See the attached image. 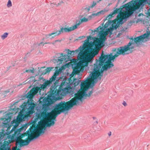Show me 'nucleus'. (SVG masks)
Here are the masks:
<instances>
[{
	"label": "nucleus",
	"instance_id": "obj_27",
	"mask_svg": "<svg viewBox=\"0 0 150 150\" xmlns=\"http://www.w3.org/2000/svg\"><path fill=\"white\" fill-rule=\"evenodd\" d=\"M108 134L109 136H110L111 135V132H109L108 133Z\"/></svg>",
	"mask_w": 150,
	"mask_h": 150
},
{
	"label": "nucleus",
	"instance_id": "obj_9",
	"mask_svg": "<svg viewBox=\"0 0 150 150\" xmlns=\"http://www.w3.org/2000/svg\"><path fill=\"white\" fill-rule=\"evenodd\" d=\"M57 55L60 56L58 57L57 59L53 60V62L54 63H59V64H61L62 63L63 61L65 62H67L71 61L69 56L67 55H64L63 53H59L57 54Z\"/></svg>",
	"mask_w": 150,
	"mask_h": 150
},
{
	"label": "nucleus",
	"instance_id": "obj_33",
	"mask_svg": "<svg viewBox=\"0 0 150 150\" xmlns=\"http://www.w3.org/2000/svg\"><path fill=\"white\" fill-rule=\"evenodd\" d=\"M101 0H98V1H97V2H99Z\"/></svg>",
	"mask_w": 150,
	"mask_h": 150
},
{
	"label": "nucleus",
	"instance_id": "obj_6",
	"mask_svg": "<svg viewBox=\"0 0 150 150\" xmlns=\"http://www.w3.org/2000/svg\"><path fill=\"white\" fill-rule=\"evenodd\" d=\"M104 12V11L101 10L96 13H93L91 15L89 16L87 18L84 17L79 21H77L76 24H74L72 26L70 27L69 28L66 27L63 28L62 27L60 28V30L58 31L46 35V37L47 38H48L52 35L55 34V35H54L52 37V38H53L56 36L59 35L61 33H64L71 32L77 28L82 23L87 22L88 20H91L92 18L95 16L99 15L101 14H103Z\"/></svg>",
	"mask_w": 150,
	"mask_h": 150
},
{
	"label": "nucleus",
	"instance_id": "obj_2",
	"mask_svg": "<svg viewBox=\"0 0 150 150\" xmlns=\"http://www.w3.org/2000/svg\"><path fill=\"white\" fill-rule=\"evenodd\" d=\"M112 51V53L114 55H112L111 54H105L102 52L98 59H96V62L93 66L92 71L91 72L90 74L86 79L81 83L80 89L82 90L81 91L77 93L76 96L70 101L67 102L61 101L53 107L52 111L54 116H55V118L57 117V114L59 115L62 112L67 111L73 106L81 103L84 96L89 97L91 96L93 93L92 90L90 91L87 93H86L88 88L93 86L98 79H100L103 75L102 73L104 71H106L113 66L111 61L120 54V50L118 51L117 53L113 50Z\"/></svg>",
	"mask_w": 150,
	"mask_h": 150
},
{
	"label": "nucleus",
	"instance_id": "obj_5",
	"mask_svg": "<svg viewBox=\"0 0 150 150\" xmlns=\"http://www.w3.org/2000/svg\"><path fill=\"white\" fill-rule=\"evenodd\" d=\"M104 27L106 28V31L104 32V28L100 26L96 28L94 30H91L92 33H94L93 35L95 34V33L96 32V33H98L99 35V38H95V41L89 43V45L92 48L91 50H93L95 54L96 55L98 52V50H96V49L101 47L104 46V44L106 38V35L109 34H111L112 33L113 28L112 22L108 21L104 25Z\"/></svg>",
	"mask_w": 150,
	"mask_h": 150
},
{
	"label": "nucleus",
	"instance_id": "obj_32",
	"mask_svg": "<svg viewBox=\"0 0 150 150\" xmlns=\"http://www.w3.org/2000/svg\"><path fill=\"white\" fill-rule=\"evenodd\" d=\"M10 127H7V130L9 129H9H10Z\"/></svg>",
	"mask_w": 150,
	"mask_h": 150
},
{
	"label": "nucleus",
	"instance_id": "obj_30",
	"mask_svg": "<svg viewBox=\"0 0 150 150\" xmlns=\"http://www.w3.org/2000/svg\"><path fill=\"white\" fill-rule=\"evenodd\" d=\"M4 150H11L10 149L8 148H6Z\"/></svg>",
	"mask_w": 150,
	"mask_h": 150
},
{
	"label": "nucleus",
	"instance_id": "obj_35",
	"mask_svg": "<svg viewBox=\"0 0 150 150\" xmlns=\"http://www.w3.org/2000/svg\"><path fill=\"white\" fill-rule=\"evenodd\" d=\"M43 43V42H41V43H40V44H41V43Z\"/></svg>",
	"mask_w": 150,
	"mask_h": 150
},
{
	"label": "nucleus",
	"instance_id": "obj_3",
	"mask_svg": "<svg viewBox=\"0 0 150 150\" xmlns=\"http://www.w3.org/2000/svg\"><path fill=\"white\" fill-rule=\"evenodd\" d=\"M89 44L84 43L83 47L80 46L78 49L75 51L67 50L68 54L72 57H74L76 54H78V57L80 59V62L76 64V69L78 71H83L84 70L88 69V62L91 63L93 58L96 55Z\"/></svg>",
	"mask_w": 150,
	"mask_h": 150
},
{
	"label": "nucleus",
	"instance_id": "obj_11",
	"mask_svg": "<svg viewBox=\"0 0 150 150\" xmlns=\"http://www.w3.org/2000/svg\"><path fill=\"white\" fill-rule=\"evenodd\" d=\"M8 33H4L2 35H1V39L3 40H4L8 37Z\"/></svg>",
	"mask_w": 150,
	"mask_h": 150
},
{
	"label": "nucleus",
	"instance_id": "obj_16",
	"mask_svg": "<svg viewBox=\"0 0 150 150\" xmlns=\"http://www.w3.org/2000/svg\"><path fill=\"white\" fill-rule=\"evenodd\" d=\"M77 80V79H75L73 81V82H74V84L75 85H78V84H79L81 82V81L80 80H78V81L76 82V81Z\"/></svg>",
	"mask_w": 150,
	"mask_h": 150
},
{
	"label": "nucleus",
	"instance_id": "obj_24",
	"mask_svg": "<svg viewBox=\"0 0 150 150\" xmlns=\"http://www.w3.org/2000/svg\"><path fill=\"white\" fill-rule=\"evenodd\" d=\"M122 104L124 106H126L127 105V103H126V102L125 101H124L122 103Z\"/></svg>",
	"mask_w": 150,
	"mask_h": 150
},
{
	"label": "nucleus",
	"instance_id": "obj_12",
	"mask_svg": "<svg viewBox=\"0 0 150 150\" xmlns=\"http://www.w3.org/2000/svg\"><path fill=\"white\" fill-rule=\"evenodd\" d=\"M34 95V94H33V93H32V92L30 90V92H28L27 93V97L28 98H31L33 97Z\"/></svg>",
	"mask_w": 150,
	"mask_h": 150
},
{
	"label": "nucleus",
	"instance_id": "obj_22",
	"mask_svg": "<svg viewBox=\"0 0 150 150\" xmlns=\"http://www.w3.org/2000/svg\"><path fill=\"white\" fill-rule=\"evenodd\" d=\"M10 89H8L7 90V91H5L4 92L3 94L4 95H5L7 94V93H9L10 91Z\"/></svg>",
	"mask_w": 150,
	"mask_h": 150
},
{
	"label": "nucleus",
	"instance_id": "obj_8",
	"mask_svg": "<svg viewBox=\"0 0 150 150\" xmlns=\"http://www.w3.org/2000/svg\"><path fill=\"white\" fill-rule=\"evenodd\" d=\"M60 72L58 70L55 71L53 75L50 79L45 81L41 86L40 88L42 89H44L47 87H49L51 84L53 83H55L57 82H59L62 80L63 79L62 78L59 79L58 77L57 76L59 75Z\"/></svg>",
	"mask_w": 150,
	"mask_h": 150
},
{
	"label": "nucleus",
	"instance_id": "obj_7",
	"mask_svg": "<svg viewBox=\"0 0 150 150\" xmlns=\"http://www.w3.org/2000/svg\"><path fill=\"white\" fill-rule=\"evenodd\" d=\"M146 38H150V31L147 32V33H145L134 39L132 38L131 42H130L127 45L120 47L117 48H114L113 50L117 53L118 52V51L122 49V50H123V54H119V55H125L127 54L126 52L127 51L130 50L131 49L134 48L133 47H131L132 44H137V45H140L142 44L144 39Z\"/></svg>",
	"mask_w": 150,
	"mask_h": 150
},
{
	"label": "nucleus",
	"instance_id": "obj_31",
	"mask_svg": "<svg viewBox=\"0 0 150 150\" xmlns=\"http://www.w3.org/2000/svg\"><path fill=\"white\" fill-rule=\"evenodd\" d=\"M56 42H55V40L54 42H52L51 43H51V44H53V45H54V44L55 43H56Z\"/></svg>",
	"mask_w": 150,
	"mask_h": 150
},
{
	"label": "nucleus",
	"instance_id": "obj_18",
	"mask_svg": "<svg viewBox=\"0 0 150 150\" xmlns=\"http://www.w3.org/2000/svg\"><path fill=\"white\" fill-rule=\"evenodd\" d=\"M53 68L52 67H47L45 70L46 73H48L50 72V71L53 69Z\"/></svg>",
	"mask_w": 150,
	"mask_h": 150
},
{
	"label": "nucleus",
	"instance_id": "obj_26",
	"mask_svg": "<svg viewBox=\"0 0 150 150\" xmlns=\"http://www.w3.org/2000/svg\"><path fill=\"white\" fill-rule=\"evenodd\" d=\"M51 6H52L53 7H54V6L53 5H56V4H55V3H51Z\"/></svg>",
	"mask_w": 150,
	"mask_h": 150
},
{
	"label": "nucleus",
	"instance_id": "obj_17",
	"mask_svg": "<svg viewBox=\"0 0 150 150\" xmlns=\"http://www.w3.org/2000/svg\"><path fill=\"white\" fill-rule=\"evenodd\" d=\"M98 2H96L95 1H93L92 4L90 6L92 8H93L97 4V3Z\"/></svg>",
	"mask_w": 150,
	"mask_h": 150
},
{
	"label": "nucleus",
	"instance_id": "obj_34",
	"mask_svg": "<svg viewBox=\"0 0 150 150\" xmlns=\"http://www.w3.org/2000/svg\"><path fill=\"white\" fill-rule=\"evenodd\" d=\"M16 150H20V149L18 148Z\"/></svg>",
	"mask_w": 150,
	"mask_h": 150
},
{
	"label": "nucleus",
	"instance_id": "obj_21",
	"mask_svg": "<svg viewBox=\"0 0 150 150\" xmlns=\"http://www.w3.org/2000/svg\"><path fill=\"white\" fill-rule=\"evenodd\" d=\"M91 8H91V7L90 6H88V7H86V8H85L84 9L85 10L87 11L88 12L89 11H90V10Z\"/></svg>",
	"mask_w": 150,
	"mask_h": 150
},
{
	"label": "nucleus",
	"instance_id": "obj_25",
	"mask_svg": "<svg viewBox=\"0 0 150 150\" xmlns=\"http://www.w3.org/2000/svg\"><path fill=\"white\" fill-rule=\"evenodd\" d=\"M85 37V36H80L78 37L77 40H81L83 38Z\"/></svg>",
	"mask_w": 150,
	"mask_h": 150
},
{
	"label": "nucleus",
	"instance_id": "obj_20",
	"mask_svg": "<svg viewBox=\"0 0 150 150\" xmlns=\"http://www.w3.org/2000/svg\"><path fill=\"white\" fill-rule=\"evenodd\" d=\"M34 70L33 69H28L26 70L25 71V72H31V73H33L34 72Z\"/></svg>",
	"mask_w": 150,
	"mask_h": 150
},
{
	"label": "nucleus",
	"instance_id": "obj_29",
	"mask_svg": "<svg viewBox=\"0 0 150 150\" xmlns=\"http://www.w3.org/2000/svg\"><path fill=\"white\" fill-rule=\"evenodd\" d=\"M51 43H52L51 42H45L44 44H51Z\"/></svg>",
	"mask_w": 150,
	"mask_h": 150
},
{
	"label": "nucleus",
	"instance_id": "obj_23",
	"mask_svg": "<svg viewBox=\"0 0 150 150\" xmlns=\"http://www.w3.org/2000/svg\"><path fill=\"white\" fill-rule=\"evenodd\" d=\"M64 2L63 1H61L59 2V3L57 4H56V6H58L62 4Z\"/></svg>",
	"mask_w": 150,
	"mask_h": 150
},
{
	"label": "nucleus",
	"instance_id": "obj_15",
	"mask_svg": "<svg viewBox=\"0 0 150 150\" xmlns=\"http://www.w3.org/2000/svg\"><path fill=\"white\" fill-rule=\"evenodd\" d=\"M93 119L94 121L93 122V124L94 125H96L98 123V119L95 117H93Z\"/></svg>",
	"mask_w": 150,
	"mask_h": 150
},
{
	"label": "nucleus",
	"instance_id": "obj_14",
	"mask_svg": "<svg viewBox=\"0 0 150 150\" xmlns=\"http://www.w3.org/2000/svg\"><path fill=\"white\" fill-rule=\"evenodd\" d=\"M12 6V4L11 0H8L7 4V6L9 8Z\"/></svg>",
	"mask_w": 150,
	"mask_h": 150
},
{
	"label": "nucleus",
	"instance_id": "obj_28",
	"mask_svg": "<svg viewBox=\"0 0 150 150\" xmlns=\"http://www.w3.org/2000/svg\"><path fill=\"white\" fill-rule=\"evenodd\" d=\"M62 41V40H55V42H60Z\"/></svg>",
	"mask_w": 150,
	"mask_h": 150
},
{
	"label": "nucleus",
	"instance_id": "obj_4",
	"mask_svg": "<svg viewBox=\"0 0 150 150\" xmlns=\"http://www.w3.org/2000/svg\"><path fill=\"white\" fill-rule=\"evenodd\" d=\"M148 0H135L124 4L121 9L116 8L111 13L107 18L110 19L116 14L118 13L117 16V20L121 24L123 23V20L131 16L136 10L139 9L140 6L144 5V3L147 2Z\"/></svg>",
	"mask_w": 150,
	"mask_h": 150
},
{
	"label": "nucleus",
	"instance_id": "obj_13",
	"mask_svg": "<svg viewBox=\"0 0 150 150\" xmlns=\"http://www.w3.org/2000/svg\"><path fill=\"white\" fill-rule=\"evenodd\" d=\"M93 38V37L91 36H88L87 37V39L86 40V42L85 43H86L87 42L89 44L90 43H92L94 41H96V40L95 39L94 40V41L93 42H92L91 41L90 42H89V40H91Z\"/></svg>",
	"mask_w": 150,
	"mask_h": 150
},
{
	"label": "nucleus",
	"instance_id": "obj_10",
	"mask_svg": "<svg viewBox=\"0 0 150 150\" xmlns=\"http://www.w3.org/2000/svg\"><path fill=\"white\" fill-rule=\"evenodd\" d=\"M42 85V84L41 85V86ZM41 86H40V87H37L35 88H32L31 89V91L34 94H36L38 92L39 90L40 91L42 89L40 88Z\"/></svg>",
	"mask_w": 150,
	"mask_h": 150
},
{
	"label": "nucleus",
	"instance_id": "obj_1",
	"mask_svg": "<svg viewBox=\"0 0 150 150\" xmlns=\"http://www.w3.org/2000/svg\"><path fill=\"white\" fill-rule=\"evenodd\" d=\"M71 86V84L69 79L64 78L59 89H55L54 88L49 95H48L47 98H44L43 99L42 108L43 111L38 115V117L40 119L45 120L41 122L39 126L33 129V132L31 131H28V139L24 140L21 139L23 137L22 134L24 127L22 126L19 129H16V127L18 126L20 122L24 120V118L26 117V116L28 117L30 114L32 115L33 113L35 104L33 103H27L26 106V107L27 108L26 115L24 116L21 112H20L16 119L11 122L12 126H14L13 128L10 132H7L8 134L6 133L8 135V137L9 136L11 142H16V148L19 145L21 147L27 145L30 141L44 133L43 130L44 127L46 126L50 127L54 124V120L55 119V116H54L52 111L50 112H47L49 109L48 106L55 102L58 98L65 96L68 92Z\"/></svg>",
	"mask_w": 150,
	"mask_h": 150
},
{
	"label": "nucleus",
	"instance_id": "obj_19",
	"mask_svg": "<svg viewBox=\"0 0 150 150\" xmlns=\"http://www.w3.org/2000/svg\"><path fill=\"white\" fill-rule=\"evenodd\" d=\"M5 134H3L2 133H0V139H4L5 138H4V137L5 136Z\"/></svg>",
	"mask_w": 150,
	"mask_h": 150
}]
</instances>
